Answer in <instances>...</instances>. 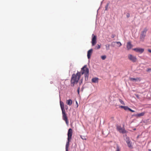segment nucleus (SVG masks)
Listing matches in <instances>:
<instances>
[{
	"label": "nucleus",
	"instance_id": "obj_1",
	"mask_svg": "<svg viewBox=\"0 0 151 151\" xmlns=\"http://www.w3.org/2000/svg\"><path fill=\"white\" fill-rule=\"evenodd\" d=\"M89 69L87 67L86 65H85L81 68V71H78L76 74H73L72 75L71 80L70 86L72 87L74 86L75 84H76L78 82L81 76L84 74L85 78L88 76Z\"/></svg>",
	"mask_w": 151,
	"mask_h": 151
},
{
	"label": "nucleus",
	"instance_id": "obj_2",
	"mask_svg": "<svg viewBox=\"0 0 151 151\" xmlns=\"http://www.w3.org/2000/svg\"><path fill=\"white\" fill-rule=\"evenodd\" d=\"M60 105L62 111L63 119L65 121L66 124L68 125V122L67 114L65 113L64 103L62 101H60Z\"/></svg>",
	"mask_w": 151,
	"mask_h": 151
},
{
	"label": "nucleus",
	"instance_id": "obj_3",
	"mask_svg": "<svg viewBox=\"0 0 151 151\" xmlns=\"http://www.w3.org/2000/svg\"><path fill=\"white\" fill-rule=\"evenodd\" d=\"M72 130L71 128H70L68 132V141L65 146L66 151H68L69 142L72 139Z\"/></svg>",
	"mask_w": 151,
	"mask_h": 151
},
{
	"label": "nucleus",
	"instance_id": "obj_4",
	"mask_svg": "<svg viewBox=\"0 0 151 151\" xmlns=\"http://www.w3.org/2000/svg\"><path fill=\"white\" fill-rule=\"evenodd\" d=\"M147 31V29L146 28H145L143 29V31L141 32L140 36V40L142 41L144 40L146 36V32Z\"/></svg>",
	"mask_w": 151,
	"mask_h": 151
},
{
	"label": "nucleus",
	"instance_id": "obj_5",
	"mask_svg": "<svg viewBox=\"0 0 151 151\" xmlns=\"http://www.w3.org/2000/svg\"><path fill=\"white\" fill-rule=\"evenodd\" d=\"M128 58L130 60L133 62H135L136 61L137 59L135 56H134L131 54H129L128 55Z\"/></svg>",
	"mask_w": 151,
	"mask_h": 151
},
{
	"label": "nucleus",
	"instance_id": "obj_6",
	"mask_svg": "<svg viewBox=\"0 0 151 151\" xmlns=\"http://www.w3.org/2000/svg\"><path fill=\"white\" fill-rule=\"evenodd\" d=\"M97 42H96V36L94 35L93 34L92 35V39L91 43L92 46H93L95 45Z\"/></svg>",
	"mask_w": 151,
	"mask_h": 151
},
{
	"label": "nucleus",
	"instance_id": "obj_7",
	"mask_svg": "<svg viewBox=\"0 0 151 151\" xmlns=\"http://www.w3.org/2000/svg\"><path fill=\"white\" fill-rule=\"evenodd\" d=\"M117 130L120 133H124L126 132V131L124 129L122 128L120 126H117L116 127Z\"/></svg>",
	"mask_w": 151,
	"mask_h": 151
},
{
	"label": "nucleus",
	"instance_id": "obj_8",
	"mask_svg": "<svg viewBox=\"0 0 151 151\" xmlns=\"http://www.w3.org/2000/svg\"><path fill=\"white\" fill-rule=\"evenodd\" d=\"M132 50L137 52H139L140 53L143 52L144 50V49L139 48H134Z\"/></svg>",
	"mask_w": 151,
	"mask_h": 151
},
{
	"label": "nucleus",
	"instance_id": "obj_9",
	"mask_svg": "<svg viewBox=\"0 0 151 151\" xmlns=\"http://www.w3.org/2000/svg\"><path fill=\"white\" fill-rule=\"evenodd\" d=\"M133 47L132 45L131 44V42H129L127 43V48L128 50H129Z\"/></svg>",
	"mask_w": 151,
	"mask_h": 151
},
{
	"label": "nucleus",
	"instance_id": "obj_10",
	"mask_svg": "<svg viewBox=\"0 0 151 151\" xmlns=\"http://www.w3.org/2000/svg\"><path fill=\"white\" fill-rule=\"evenodd\" d=\"M129 80L131 81H140L141 80V78H129Z\"/></svg>",
	"mask_w": 151,
	"mask_h": 151
},
{
	"label": "nucleus",
	"instance_id": "obj_11",
	"mask_svg": "<svg viewBox=\"0 0 151 151\" xmlns=\"http://www.w3.org/2000/svg\"><path fill=\"white\" fill-rule=\"evenodd\" d=\"M93 51V49H91L89 50L87 52V57L88 59H90Z\"/></svg>",
	"mask_w": 151,
	"mask_h": 151
},
{
	"label": "nucleus",
	"instance_id": "obj_12",
	"mask_svg": "<svg viewBox=\"0 0 151 151\" xmlns=\"http://www.w3.org/2000/svg\"><path fill=\"white\" fill-rule=\"evenodd\" d=\"M126 142L128 147L130 149L132 148V142L129 140H127Z\"/></svg>",
	"mask_w": 151,
	"mask_h": 151
},
{
	"label": "nucleus",
	"instance_id": "obj_13",
	"mask_svg": "<svg viewBox=\"0 0 151 151\" xmlns=\"http://www.w3.org/2000/svg\"><path fill=\"white\" fill-rule=\"evenodd\" d=\"M145 113V112H143L140 113L138 114H135L134 116L136 117H139L141 116H143Z\"/></svg>",
	"mask_w": 151,
	"mask_h": 151
},
{
	"label": "nucleus",
	"instance_id": "obj_14",
	"mask_svg": "<svg viewBox=\"0 0 151 151\" xmlns=\"http://www.w3.org/2000/svg\"><path fill=\"white\" fill-rule=\"evenodd\" d=\"M99 78H94L92 79L91 81L92 82L96 83H98Z\"/></svg>",
	"mask_w": 151,
	"mask_h": 151
},
{
	"label": "nucleus",
	"instance_id": "obj_15",
	"mask_svg": "<svg viewBox=\"0 0 151 151\" xmlns=\"http://www.w3.org/2000/svg\"><path fill=\"white\" fill-rule=\"evenodd\" d=\"M66 104L69 106H71L72 104V101L71 99L66 100Z\"/></svg>",
	"mask_w": 151,
	"mask_h": 151
},
{
	"label": "nucleus",
	"instance_id": "obj_16",
	"mask_svg": "<svg viewBox=\"0 0 151 151\" xmlns=\"http://www.w3.org/2000/svg\"><path fill=\"white\" fill-rule=\"evenodd\" d=\"M116 147L115 151H120L121 149L118 144H116Z\"/></svg>",
	"mask_w": 151,
	"mask_h": 151
},
{
	"label": "nucleus",
	"instance_id": "obj_17",
	"mask_svg": "<svg viewBox=\"0 0 151 151\" xmlns=\"http://www.w3.org/2000/svg\"><path fill=\"white\" fill-rule=\"evenodd\" d=\"M106 49L107 50H108L109 49L110 45L109 44H106L105 45Z\"/></svg>",
	"mask_w": 151,
	"mask_h": 151
},
{
	"label": "nucleus",
	"instance_id": "obj_18",
	"mask_svg": "<svg viewBox=\"0 0 151 151\" xmlns=\"http://www.w3.org/2000/svg\"><path fill=\"white\" fill-rule=\"evenodd\" d=\"M81 138L83 140H86V138L85 136H81Z\"/></svg>",
	"mask_w": 151,
	"mask_h": 151
},
{
	"label": "nucleus",
	"instance_id": "obj_19",
	"mask_svg": "<svg viewBox=\"0 0 151 151\" xmlns=\"http://www.w3.org/2000/svg\"><path fill=\"white\" fill-rule=\"evenodd\" d=\"M106 56L104 55L101 56V59L103 60H104L106 58Z\"/></svg>",
	"mask_w": 151,
	"mask_h": 151
},
{
	"label": "nucleus",
	"instance_id": "obj_20",
	"mask_svg": "<svg viewBox=\"0 0 151 151\" xmlns=\"http://www.w3.org/2000/svg\"><path fill=\"white\" fill-rule=\"evenodd\" d=\"M119 101L123 105H125L124 102L121 99H119Z\"/></svg>",
	"mask_w": 151,
	"mask_h": 151
},
{
	"label": "nucleus",
	"instance_id": "obj_21",
	"mask_svg": "<svg viewBox=\"0 0 151 151\" xmlns=\"http://www.w3.org/2000/svg\"><path fill=\"white\" fill-rule=\"evenodd\" d=\"M129 108L128 106H125L124 107V109L125 110H129Z\"/></svg>",
	"mask_w": 151,
	"mask_h": 151
},
{
	"label": "nucleus",
	"instance_id": "obj_22",
	"mask_svg": "<svg viewBox=\"0 0 151 151\" xmlns=\"http://www.w3.org/2000/svg\"><path fill=\"white\" fill-rule=\"evenodd\" d=\"M100 48V46L99 45H97L95 47L96 49H99Z\"/></svg>",
	"mask_w": 151,
	"mask_h": 151
},
{
	"label": "nucleus",
	"instance_id": "obj_23",
	"mask_svg": "<svg viewBox=\"0 0 151 151\" xmlns=\"http://www.w3.org/2000/svg\"><path fill=\"white\" fill-rule=\"evenodd\" d=\"M116 43L119 45V47H120L122 45L121 43L119 42H116Z\"/></svg>",
	"mask_w": 151,
	"mask_h": 151
},
{
	"label": "nucleus",
	"instance_id": "obj_24",
	"mask_svg": "<svg viewBox=\"0 0 151 151\" xmlns=\"http://www.w3.org/2000/svg\"><path fill=\"white\" fill-rule=\"evenodd\" d=\"M80 89V87H78V89H77V91H78V94H79Z\"/></svg>",
	"mask_w": 151,
	"mask_h": 151
},
{
	"label": "nucleus",
	"instance_id": "obj_25",
	"mask_svg": "<svg viewBox=\"0 0 151 151\" xmlns=\"http://www.w3.org/2000/svg\"><path fill=\"white\" fill-rule=\"evenodd\" d=\"M124 107H125V106H119V107L120 108H122V109H124Z\"/></svg>",
	"mask_w": 151,
	"mask_h": 151
},
{
	"label": "nucleus",
	"instance_id": "obj_26",
	"mask_svg": "<svg viewBox=\"0 0 151 151\" xmlns=\"http://www.w3.org/2000/svg\"><path fill=\"white\" fill-rule=\"evenodd\" d=\"M129 110L132 112H134V111L133 110H132L130 109V108H129Z\"/></svg>",
	"mask_w": 151,
	"mask_h": 151
},
{
	"label": "nucleus",
	"instance_id": "obj_27",
	"mask_svg": "<svg viewBox=\"0 0 151 151\" xmlns=\"http://www.w3.org/2000/svg\"><path fill=\"white\" fill-rule=\"evenodd\" d=\"M130 16V14L129 13H127V18H129Z\"/></svg>",
	"mask_w": 151,
	"mask_h": 151
},
{
	"label": "nucleus",
	"instance_id": "obj_28",
	"mask_svg": "<svg viewBox=\"0 0 151 151\" xmlns=\"http://www.w3.org/2000/svg\"><path fill=\"white\" fill-rule=\"evenodd\" d=\"M136 97H137V98H138V99H139V96H138V95H136Z\"/></svg>",
	"mask_w": 151,
	"mask_h": 151
},
{
	"label": "nucleus",
	"instance_id": "obj_29",
	"mask_svg": "<svg viewBox=\"0 0 151 151\" xmlns=\"http://www.w3.org/2000/svg\"><path fill=\"white\" fill-rule=\"evenodd\" d=\"M150 70H151V68H149V69H148L147 70V71H148Z\"/></svg>",
	"mask_w": 151,
	"mask_h": 151
},
{
	"label": "nucleus",
	"instance_id": "obj_30",
	"mask_svg": "<svg viewBox=\"0 0 151 151\" xmlns=\"http://www.w3.org/2000/svg\"><path fill=\"white\" fill-rule=\"evenodd\" d=\"M65 109H68V106H67L66 105V106H65Z\"/></svg>",
	"mask_w": 151,
	"mask_h": 151
},
{
	"label": "nucleus",
	"instance_id": "obj_31",
	"mask_svg": "<svg viewBox=\"0 0 151 151\" xmlns=\"http://www.w3.org/2000/svg\"><path fill=\"white\" fill-rule=\"evenodd\" d=\"M115 37V35H112L111 36L112 38H114Z\"/></svg>",
	"mask_w": 151,
	"mask_h": 151
},
{
	"label": "nucleus",
	"instance_id": "obj_32",
	"mask_svg": "<svg viewBox=\"0 0 151 151\" xmlns=\"http://www.w3.org/2000/svg\"><path fill=\"white\" fill-rule=\"evenodd\" d=\"M148 51L149 52H150V53H151V50H150V49H149V50H148Z\"/></svg>",
	"mask_w": 151,
	"mask_h": 151
},
{
	"label": "nucleus",
	"instance_id": "obj_33",
	"mask_svg": "<svg viewBox=\"0 0 151 151\" xmlns=\"http://www.w3.org/2000/svg\"><path fill=\"white\" fill-rule=\"evenodd\" d=\"M107 7H108V5H107V6L106 7V10H107Z\"/></svg>",
	"mask_w": 151,
	"mask_h": 151
},
{
	"label": "nucleus",
	"instance_id": "obj_34",
	"mask_svg": "<svg viewBox=\"0 0 151 151\" xmlns=\"http://www.w3.org/2000/svg\"><path fill=\"white\" fill-rule=\"evenodd\" d=\"M82 83V81H81V82L80 83V84L81 85V83Z\"/></svg>",
	"mask_w": 151,
	"mask_h": 151
},
{
	"label": "nucleus",
	"instance_id": "obj_35",
	"mask_svg": "<svg viewBox=\"0 0 151 151\" xmlns=\"http://www.w3.org/2000/svg\"><path fill=\"white\" fill-rule=\"evenodd\" d=\"M149 150V151H151V149H149V150Z\"/></svg>",
	"mask_w": 151,
	"mask_h": 151
},
{
	"label": "nucleus",
	"instance_id": "obj_36",
	"mask_svg": "<svg viewBox=\"0 0 151 151\" xmlns=\"http://www.w3.org/2000/svg\"><path fill=\"white\" fill-rule=\"evenodd\" d=\"M136 130V129H134V130Z\"/></svg>",
	"mask_w": 151,
	"mask_h": 151
},
{
	"label": "nucleus",
	"instance_id": "obj_37",
	"mask_svg": "<svg viewBox=\"0 0 151 151\" xmlns=\"http://www.w3.org/2000/svg\"><path fill=\"white\" fill-rule=\"evenodd\" d=\"M76 104H78V103H77V101H76Z\"/></svg>",
	"mask_w": 151,
	"mask_h": 151
}]
</instances>
